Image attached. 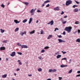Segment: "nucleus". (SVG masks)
I'll return each instance as SVG.
<instances>
[{
    "mask_svg": "<svg viewBox=\"0 0 80 80\" xmlns=\"http://www.w3.org/2000/svg\"><path fill=\"white\" fill-rule=\"evenodd\" d=\"M21 48H28V46L25 45H22L21 46Z\"/></svg>",
    "mask_w": 80,
    "mask_h": 80,
    "instance_id": "39448f33",
    "label": "nucleus"
},
{
    "mask_svg": "<svg viewBox=\"0 0 80 80\" xmlns=\"http://www.w3.org/2000/svg\"><path fill=\"white\" fill-rule=\"evenodd\" d=\"M32 20H33V18H30L29 19V24L31 23L32 22Z\"/></svg>",
    "mask_w": 80,
    "mask_h": 80,
    "instance_id": "1a4fd4ad",
    "label": "nucleus"
},
{
    "mask_svg": "<svg viewBox=\"0 0 80 80\" xmlns=\"http://www.w3.org/2000/svg\"><path fill=\"white\" fill-rule=\"evenodd\" d=\"M49 5L48 4L46 6V7H49Z\"/></svg>",
    "mask_w": 80,
    "mask_h": 80,
    "instance_id": "49530a36",
    "label": "nucleus"
},
{
    "mask_svg": "<svg viewBox=\"0 0 80 80\" xmlns=\"http://www.w3.org/2000/svg\"><path fill=\"white\" fill-rule=\"evenodd\" d=\"M0 31L1 33H3V32H5V30H3V29L2 28L0 29Z\"/></svg>",
    "mask_w": 80,
    "mask_h": 80,
    "instance_id": "aec40b11",
    "label": "nucleus"
},
{
    "mask_svg": "<svg viewBox=\"0 0 80 80\" xmlns=\"http://www.w3.org/2000/svg\"><path fill=\"white\" fill-rule=\"evenodd\" d=\"M6 60L7 61H8V58H6Z\"/></svg>",
    "mask_w": 80,
    "mask_h": 80,
    "instance_id": "680f3d73",
    "label": "nucleus"
},
{
    "mask_svg": "<svg viewBox=\"0 0 80 80\" xmlns=\"http://www.w3.org/2000/svg\"><path fill=\"white\" fill-rule=\"evenodd\" d=\"M19 70H20V69L19 68H17V69H16V71H19Z\"/></svg>",
    "mask_w": 80,
    "mask_h": 80,
    "instance_id": "603ef678",
    "label": "nucleus"
},
{
    "mask_svg": "<svg viewBox=\"0 0 80 80\" xmlns=\"http://www.w3.org/2000/svg\"><path fill=\"white\" fill-rule=\"evenodd\" d=\"M1 7H2V8H5V6L3 4H2L1 5Z\"/></svg>",
    "mask_w": 80,
    "mask_h": 80,
    "instance_id": "2f4dec72",
    "label": "nucleus"
},
{
    "mask_svg": "<svg viewBox=\"0 0 80 80\" xmlns=\"http://www.w3.org/2000/svg\"><path fill=\"white\" fill-rule=\"evenodd\" d=\"M45 6V3H43L42 5V7H44Z\"/></svg>",
    "mask_w": 80,
    "mask_h": 80,
    "instance_id": "de8ad7c7",
    "label": "nucleus"
},
{
    "mask_svg": "<svg viewBox=\"0 0 80 80\" xmlns=\"http://www.w3.org/2000/svg\"><path fill=\"white\" fill-rule=\"evenodd\" d=\"M3 43H7V41H3Z\"/></svg>",
    "mask_w": 80,
    "mask_h": 80,
    "instance_id": "09e8293b",
    "label": "nucleus"
},
{
    "mask_svg": "<svg viewBox=\"0 0 80 80\" xmlns=\"http://www.w3.org/2000/svg\"><path fill=\"white\" fill-rule=\"evenodd\" d=\"M56 30H58V28H55L54 32H56Z\"/></svg>",
    "mask_w": 80,
    "mask_h": 80,
    "instance_id": "c9c22d12",
    "label": "nucleus"
},
{
    "mask_svg": "<svg viewBox=\"0 0 80 80\" xmlns=\"http://www.w3.org/2000/svg\"><path fill=\"white\" fill-rule=\"evenodd\" d=\"M74 11L75 12H78V8H76L74 9Z\"/></svg>",
    "mask_w": 80,
    "mask_h": 80,
    "instance_id": "9b49d317",
    "label": "nucleus"
},
{
    "mask_svg": "<svg viewBox=\"0 0 80 80\" xmlns=\"http://www.w3.org/2000/svg\"><path fill=\"white\" fill-rule=\"evenodd\" d=\"M58 54H59V53L58 52H57L55 53V55H58Z\"/></svg>",
    "mask_w": 80,
    "mask_h": 80,
    "instance_id": "13d9d810",
    "label": "nucleus"
},
{
    "mask_svg": "<svg viewBox=\"0 0 80 80\" xmlns=\"http://www.w3.org/2000/svg\"><path fill=\"white\" fill-rule=\"evenodd\" d=\"M18 30H19V28H17L15 29V32H17V31H18Z\"/></svg>",
    "mask_w": 80,
    "mask_h": 80,
    "instance_id": "4be33fe9",
    "label": "nucleus"
},
{
    "mask_svg": "<svg viewBox=\"0 0 80 80\" xmlns=\"http://www.w3.org/2000/svg\"><path fill=\"white\" fill-rule=\"evenodd\" d=\"M80 23V22L79 21H77L75 22V24H78Z\"/></svg>",
    "mask_w": 80,
    "mask_h": 80,
    "instance_id": "b1692460",
    "label": "nucleus"
},
{
    "mask_svg": "<svg viewBox=\"0 0 80 80\" xmlns=\"http://www.w3.org/2000/svg\"><path fill=\"white\" fill-rule=\"evenodd\" d=\"M19 65H22V62H20L19 63Z\"/></svg>",
    "mask_w": 80,
    "mask_h": 80,
    "instance_id": "5fc2aeb1",
    "label": "nucleus"
},
{
    "mask_svg": "<svg viewBox=\"0 0 80 80\" xmlns=\"http://www.w3.org/2000/svg\"><path fill=\"white\" fill-rule=\"evenodd\" d=\"M66 34V33H65V31H64L63 32V35H65Z\"/></svg>",
    "mask_w": 80,
    "mask_h": 80,
    "instance_id": "c03bdc74",
    "label": "nucleus"
},
{
    "mask_svg": "<svg viewBox=\"0 0 80 80\" xmlns=\"http://www.w3.org/2000/svg\"><path fill=\"white\" fill-rule=\"evenodd\" d=\"M27 22V19H25L22 21L23 23H25V22Z\"/></svg>",
    "mask_w": 80,
    "mask_h": 80,
    "instance_id": "5701e85b",
    "label": "nucleus"
},
{
    "mask_svg": "<svg viewBox=\"0 0 80 80\" xmlns=\"http://www.w3.org/2000/svg\"><path fill=\"white\" fill-rule=\"evenodd\" d=\"M18 62H20V60H18Z\"/></svg>",
    "mask_w": 80,
    "mask_h": 80,
    "instance_id": "e2e57ef3",
    "label": "nucleus"
},
{
    "mask_svg": "<svg viewBox=\"0 0 80 80\" xmlns=\"http://www.w3.org/2000/svg\"><path fill=\"white\" fill-rule=\"evenodd\" d=\"M75 2L76 3H77V4H79L80 3V2H78V1H75Z\"/></svg>",
    "mask_w": 80,
    "mask_h": 80,
    "instance_id": "4c0bfd02",
    "label": "nucleus"
},
{
    "mask_svg": "<svg viewBox=\"0 0 80 80\" xmlns=\"http://www.w3.org/2000/svg\"><path fill=\"white\" fill-rule=\"evenodd\" d=\"M42 69L41 68H39L38 69V72H42Z\"/></svg>",
    "mask_w": 80,
    "mask_h": 80,
    "instance_id": "393cba45",
    "label": "nucleus"
},
{
    "mask_svg": "<svg viewBox=\"0 0 80 80\" xmlns=\"http://www.w3.org/2000/svg\"><path fill=\"white\" fill-rule=\"evenodd\" d=\"M77 31H76L75 32H73V33H74V34L76 33H77Z\"/></svg>",
    "mask_w": 80,
    "mask_h": 80,
    "instance_id": "bf43d9fd",
    "label": "nucleus"
},
{
    "mask_svg": "<svg viewBox=\"0 0 80 80\" xmlns=\"http://www.w3.org/2000/svg\"><path fill=\"white\" fill-rule=\"evenodd\" d=\"M64 14V12H63V11H62V12L61 13V15H63Z\"/></svg>",
    "mask_w": 80,
    "mask_h": 80,
    "instance_id": "37998d69",
    "label": "nucleus"
},
{
    "mask_svg": "<svg viewBox=\"0 0 80 80\" xmlns=\"http://www.w3.org/2000/svg\"><path fill=\"white\" fill-rule=\"evenodd\" d=\"M61 21L62 24H65L67 23V21H64V20H63L62 18H61Z\"/></svg>",
    "mask_w": 80,
    "mask_h": 80,
    "instance_id": "7ed1b4c3",
    "label": "nucleus"
},
{
    "mask_svg": "<svg viewBox=\"0 0 80 80\" xmlns=\"http://www.w3.org/2000/svg\"><path fill=\"white\" fill-rule=\"evenodd\" d=\"M41 52H42V53H43V52H45V50L43 49L42 50H41Z\"/></svg>",
    "mask_w": 80,
    "mask_h": 80,
    "instance_id": "79ce46f5",
    "label": "nucleus"
},
{
    "mask_svg": "<svg viewBox=\"0 0 80 80\" xmlns=\"http://www.w3.org/2000/svg\"><path fill=\"white\" fill-rule=\"evenodd\" d=\"M47 80H50V79H48Z\"/></svg>",
    "mask_w": 80,
    "mask_h": 80,
    "instance_id": "774afa93",
    "label": "nucleus"
},
{
    "mask_svg": "<svg viewBox=\"0 0 80 80\" xmlns=\"http://www.w3.org/2000/svg\"><path fill=\"white\" fill-rule=\"evenodd\" d=\"M72 28L71 27H66L65 28L64 30L66 32H68L69 33H70L71 32V30H72Z\"/></svg>",
    "mask_w": 80,
    "mask_h": 80,
    "instance_id": "f257e3e1",
    "label": "nucleus"
},
{
    "mask_svg": "<svg viewBox=\"0 0 80 80\" xmlns=\"http://www.w3.org/2000/svg\"><path fill=\"white\" fill-rule=\"evenodd\" d=\"M38 21L37 20L36 22V23H38Z\"/></svg>",
    "mask_w": 80,
    "mask_h": 80,
    "instance_id": "338daca9",
    "label": "nucleus"
},
{
    "mask_svg": "<svg viewBox=\"0 0 80 80\" xmlns=\"http://www.w3.org/2000/svg\"><path fill=\"white\" fill-rule=\"evenodd\" d=\"M50 35H49L48 38V39H50Z\"/></svg>",
    "mask_w": 80,
    "mask_h": 80,
    "instance_id": "8fccbe9b",
    "label": "nucleus"
},
{
    "mask_svg": "<svg viewBox=\"0 0 80 80\" xmlns=\"http://www.w3.org/2000/svg\"><path fill=\"white\" fill-rule=\"evenodd\" d=\"M7 74H4L2 76V78H6V77H7Z\"/></svg>",
    "mask_w": 80,
    "mask_h": 80,
    "instance_id": "dca6fc26",
    "label": "nucleus"
},
{
    "mask_svg": "<svg viewBox=\"0 0 80 80\" xmlns=\"http://www.w3.org/2000/svg\"><path fill=\"white\" fill-rule=\"evenodd\" d=\"M80 77V74H78L76 76L77 77Z\"/></svg>",
    "mask_w": 80,
    "mask_h": 80,
    "instance_id": "864d4df0",
    "label": "nucleus"
},
{
    "mask_svg": "<svg viewBox=\"0 0 80 80\" xmlns=\"http://www.w3.org/2000/svg\"><path fill=\"white\" fill-rule=\"evenodd\" d=\"M67 60V58H62L61 59V60Z\"/></svg>",
    "mask_w": 80,
    "mask_h": 80,
    "instance_id": "bb28decb",
    "label": "nucleus"
},
{
    "mask_svg": "<svg viewBox=\"0 0 80 80\" xmlns=\"http://www.w3.org/2000/svg\"><path fill=\"white\" fill-rule=\"evenodd\" d=\"M54 10L55 11H58V10H60V9L58 7H57L56 8H54Z\"/></svg>",
    "mask_w": 80,
    "mask_h": 80,
    "instance_id": "0eeeda50",
    "label": "nucleus"
},
{
    "mask_svg": "<svg viewBox=\"0 0 80 80\" xmlns=\"http://www.w3.org/2000/svg\"><path fill=\"white\" fill-rule=\"evenodd\" d=\"M0 50H5V47H1L0 48Z\"/></svg>",
    "mask_w": 80,
    "mask_h": 80,
    "instance_id": "f8f14e48",
    "label": "nucleus"
},
{
    "mask_svg": "<svg viewBox=\"0 0 80 80\" xmlns=\"http://www.w3.org/2000/svg\"><path fill=\"white\" fill-rule=\"evenodd\" d=\"M38 58H39L40 60H41L42 58V56H40V57H38Z\"/></svg>",
    "mask_w": 80,
    "mask_h": 80,
    "instance_id": "ea45409f",
    "label": "nucleus"
},
{
    "mask_svg": "<svg viewBox=\"0 0 80 80\" xmlns=\"http://www.w3.org/2000/svg\"><path fill=\"white\" fill-rule=\"evenodd\" d=\"M33 11H34V9H32L30 11V12L32 13L33 12Z\"/></svg>",
    "mask_w": 80,
    "mask_h": 80,
    "instance_id": "72a5a7b5",
    "label": "nucleus"
},
{
    "mask_svg": "<svg viewBox=\"0 0 80 80\" xmlns=\"http://www.w3.org/2000/svg\"><path fill=\"white\" fill-rule=\"evenodd\" d=\"M37 12H38V13H40V12H42V11H40V10H38Z\"/></svg>",
    "mask_w": 80,
    "mask_h": 80,
    "instance_id": "a18cd8bd",
    "label": "nucleus"
},
{
    "mask_svg": "<svg viewBox=\"0 0 80 80\" xmlns=\"http://www.w3.org/2000/svg\"><path fill=\"white\" fill-rule=\"evenodd\" d=\"M49 48V47L46 46L44 48V49H48Z\"/></svg>",
    "mask_w": 80,
    "mask_h": 80,
    "instance_id": "c756f323",
    "label": "nucleus"
},
{
    "mask_svg": "<svg viewBox=\"0 0 80 80\" xmlns=\"http://www.w3.org/2000/svg\"><path fill=\"white\" fill-rule=\"evenodd\" d=\"M57 71V70L55 69H54L53 70L52 69H50V72H55Z\"/></svg>",
    "mask_w": 80,
    "mask_h": 80,
    "instance_id": "ddd939ff",
    "label": "nucleus"
},
{
    "mask_svg": "<svg viewBox=\"0 0 80 80\" xmlns=\"http://www.w3.org/2000/svg\"><path fill=\"white\" fill-rule=\"evenodd\" d=\"M32 74H30V75L29 74L28 75V76H29V77H31V76H32Z\"/></svg>",
    "mask_w": 80,
    "mask_h": 80,
    "instance_id": "052dcab7",
    "label": "nucleus"
},
{
    "mask_svg": "<svg viewBox=\"0 0 80 80\" xmlns=\"http://www.w3.org/2000/svg\"><path fill=\"white\" fill-rule=\"evenodd\" d=\"M62 53H63V54H65V53H66L67 52H66L64 51H61Z\"/></svg>",
    "mask_w": 80,
    "mask_h": 80,
    "instance_id": "f704fd0d",
    "label": "nucleus"
},
{
    "mask_svg": "<svg viewBox=\"0 0 80 80\" xmlns=\"http://www.w3.org/2000/svg\"><path fill=\"white\" fill-rule=\"evenodd\" d=\"M10 56L11 57H14V56H15V52H14L12 53V54H10Z\"/></svg>",
    "mask_w": 80,
    "mask_h": 80,
    "instance_id": "423d86ee",
    "label": "nucleus"
},
{
    "mask_svg": "<svg viewBox=\"0 0 80 80\" xmlns=\"http://www.w3.org/2000/svg\"><path fill=\"white\" fill-rule=\"evenodd\" d=\"M35 30H34L32 31L29 32L30 34L31 35H32V34H33V33H35Z\"/></svg>",
    "mask_w": 80,
    "mask_h": 80,
    "instance_id": "9d476101",
    "label": "nucleus"
},
{
    "mask_svg": "<svg viewBox=\"0 0 80 80\" xmlns=\"http://www.w3.org/2000/svg\"><path fill=\"white\" fill-rule=\"evenodd\" d=\"M17 45H18V46H21V47H22V45L20 44V43H18Z\"/></svg>",
    "mask_w": 80,
    "mask_h": 80,
    "instance_id": "58836bf2",
    "label": "nucleus"
},
{
    "mask_svg": "<svg viewBox=\"0 0 80 80\" xmlns=\"http://www.w3.org/2000/svg\"><path fill=\"white\" fill-rule=\"evenodd\" d=\"M14 75H15V76L17 75V74L16 73H14Z\"/></svg>",
    "mask_w": 80,
    "mask_h": 80,
    "instance_id": "0e129e2a",
    "label": "nucleus"
},
{
    "mask_svg": "<svg viewBox=\"0 0 80 80\" xmlns=\"http://www.w3.org/2000/svg\"><path fill=\"white\" fill-rule=\"evenodd\" d=\"M62 57V55H58V56L56 57V58H60Z\"/></svg>",
    "mask_w": 80,
    "mask_h": 80,
    "instance_id": "f3484780",
    "label": "nucleus"
},
{
    "mask_svg": "<svg viewBox=\"0 0 80 80\" xmlns=\"http://www.w3.org/2000/svg\"><path fill=\"white\" fill-rule=\"evenodd\" d=\"M23 3H24V4H25L26 6L28 5L29 4L28 2H24Z\"/></svg>",
    "mask_w": 80,
    "mask_h": 80,
    "instance_id": "a878e982",
    "label": "nucleus"
},
{
    "mask_svg": "<svg viewBox=\"0 0 80 80\" xmlns=\"http://www.w3.org/2000/svg\"><path fill=\"white\" fill-rule=\"evenodd\" d=\"M67 15H65L64 17V18H67Z\"/></svg>",
    "mask_w": 80,
    "mask_h": 80,
    "instance_id": "3c124183",
    "label": "nucleus"
},
{
    "mask_svg": "<svg viewBox=\"0 0 80 80\" xmlns=\"http://www.w3.org/2000/svg\"><path fill=\"white\" fill-rule=\"evenodd\" d=\"M77 73H80V71H78Z\"/></svg>",
    "mask_w": 80,
    "mask_h": 80,
    "instance_id": "6e6d98bb",
    "label": "nucleus"
},
{
    "mask_svg": "<svg viewBox=\"0 0 80 80\" xmlns=\"http://www.w3.org/2000/svg\"><path fill=\"white\" fill-rule=\"evenodd\" d=\"M78 33H79L80 32V30H78Z\"/></svg>",
    "mask_w": 80,
    "mask_h": 80,
    "instance_id": "4d7b16f0",
    "label": "nucleus"
},
{
    "mask_svg": "<svg viewBox=\"0 0 80 80\" xmlns=\"http://www.w3.org/2000/svg\"><path fill=\"white\" fill-rule=\"evenodd\" d=\"M68 67V66L67 65H60V67H61V68H63V67Z\"/></svg>",
    "mask_w": 80,
    "mask_h": 80,
    "instance_id": "6e6552de",
    "label": "nucleus"
},
{
    "mask_svg": "<svg viewBox=\"0 0 80 80\" xmlns=\"http://www.w3.org/2000/svg\"><path fill=\"white\" fill-rule=\"evenodd\" d=\"M58 41H59V43H62V42H63V43H65V41L61 39H58Z\"/></svg>",
    "mask_w": 80,
    "mask_h": 80,
    "instance_id": "20e7f679",
    "label": "nucleus"
},
{
    "mask_svg": "<svg viewBox=\"0 0 80 80\" xmlns=\"http://www.w3.org/2000/svg\"><path fill=\"white\" fill-rule=\"evenodd\" d=\"M78 7V5H74L72 7L73 8H75V7Z\"/></svg>",
    "mask_w": 80,
    "mask_h": 80,
    "instance_id": "c85d7f7f",
    "label": "nucleus"
},
{
    "mask_svg": "<svg viewBox=\"0 0 80 80\" xmlns=\"http://www.w3.org/2000/svg\"><path fill=\"white\" fill-rule=\"evenodd\" d=\"M17 53L19 55H22V52H17Z\"/></svg>",
    "mask_w": 80,
    "mask_h": 80,
    "instance_id": "473e14b6",
    "label": "nucleus"
},
{
    "mask_svg": "<svg viewBox=\"0 0 80 80\" xmlns=\"http://www.w3.org/2000/svg\"><path fill=\"white\" fill-rule=\"evenodd\" d=\"M57 36H58V37L59 38H62V36H61V35H60L59 36L58 35Z\"/></svg>",
    "mask_w": 80,
    "mask_h": 80,
    "instance_id": "7c9ffc66",
    "label": "nucleus"
},
{
    "mask_svg": "<svg viewBox=\"0 0 80 80\" xmlns=\"http://www.w3.org/2000/svg\"><path fill=\"white\" fill-rule=\"evenodd\" d=\"M48 25H49V24H50V22H49L48 23Z\"/></svg>",
    "mask_w": 80,
    "mask_h": 80,
    "instance_id": "69168bd1",
    "label": "nucleus"
},
{
    "mask_svg": "<svg viewBox=\"0 0 80 80\" xmlns=\"http://www.w3.org/2000/svg\"><path fill=\"white\" fill-rule=\"evenodd\" d=\"M14 22L17 24V23H20V21H18V20H14Z\"/></svg>",
    "mask_w": 80,
    "mask_h": 80,
    "instance_id": "4468645a",
    "label": "nucleus"
},
{
    "mask_svg": "<svg viewBox=\"0 0 80 80\" xmlns=\"http://www.w3.org/2000/svg\"><path fill=\"white\" fill-rule=\"evenodd\" d=\"M48 2H50V1L48 0L47 1H44V3H48Z\"/></svg>",
    "mask_w": 80,
    "mask_h": 80,
    "instance_id": "412c9836",
    "label": "nucleus"
},
{
    "mask_svg": "<svg viewBox=\"0 0 80 80\" xmlns=\"http://www.w3.org/2000/svg\"><path fill=\"white\" fill-rule=\"evenodd\" d=\"M43 30H42L41 32V34H43Z\"/></svg>",
    "mask_w": 80,
    "mask_h": 80,
    "instance_id": "e433bc0d",
    "label": "nucleus"
},
{
    "mask_svg": "<svg viewBox=\"0 0 80 80\" xmlns=\"http://www.w3.org/2000/svg\"><path fill=\"white\" fill-rule=\"evenodd\" d=\"M21 36H23V35L24 34H26V31H25L24 32L22 33H20Z\"/></svg>",
    "mask_w": 80,
    "mask_h": 80,
    "instance_id": "6ab92c4d",
    "label": "nucleus"
},
{
    "mask_svg": "<svg viewBox=\"0 0 80 80\" xmlns=\"http://www.w3.org/2000/svg\"><path fill=\"white\" fill-rule=\"evenodd\" d=\"M62 77H59V80H62Z\"/></svg>",
    "mask_w": 80,
    "mask_h": 80,
    "instance_id": "a19ab883",
    "label": "nucleus"
},
{
    "mask_svg": "<svg viewBox=\"0 0 80 80\" xmlns=\"http://www.w3.org/2000/svg\"><path fill=\"white\" fill-rule=\"evenodd\" d=\"M72 3V1L71 0H68L66 1V5L67 6H68L69 5H70Z\"/></svg>",
    "mask_w": 80,
    "mask_h": 80,
    "instance_id": "f03ea898",
    "label": "nucleus"
},
{
    "mask_svg": "<svg viewBox=\"0 0 80 80\" xmlns=\"http://www.w3.org/2000/svg\"><path fill=\"white\" fill-rule=\"evenodd\" d=\"M76 42H78V43H80V38H78L76 40Z\"/></svg>",
    "mask_w": 80,
    "mask_h": 80,
    "instance_id": "a211bd4d",
    "label": "nucleus"
},
{
    "mask_svg": "<svg viewBox=\"0 0 80 80\" xmlns=\"http://www.w3.org/2000/svg\"><path fill=\"white\" fill-rule=\"evenodd\" d=\"M50 25H53V23H54V22H53V20H52L50 21Z\"/></svg>",
    "mask_w": 80,
    "mask_h": 80,
    "instance_id": "2eb2a0df",
    "label": "nucleus"
},
{
    "mask_svg": "<svg viewBox=\"0 0 80 80\" xmlns=\"http://www.w3.org/2000/svg\"><path fill=\"white\" fill-rule=\"evenodd\" d=\"M72 72V69H71L69 72L68 73H71Z\"/></svg>",
    "mask_w": 80,
    "mask_h": 80,
    "instance_id": "cd10ccee",
    "label": "nucleus"
}]
</instances>
